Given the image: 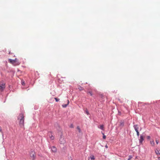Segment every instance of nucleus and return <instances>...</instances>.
Wrapping results in <instances>:
<instances>
[{
    "mask_svg": "<svg viewBox=\"0 0 160 160\" xmlns=\"http://www.w3.org/2000/svg\"><path fill=\"white\" fill-rule=\"evenodd\" d=\"M155 152L156 154L160 155V150H158L157 149H156L155 150Z\"/></svg>",
    "mask_w": 160,
    "mask_h": 160,
    "instance_id": "11",
    "label": "nucleus"
},
{
    "mask_svg": "<svg viewBox=\"0 0 160 160\" xmlns=\"http://www.w3.org/2000/svg\"><path fill=\"white\" fill-rule=\"evenodd\" d=\"M78 88L80 90L82 91L83 89V88L80 86L78 87Z\"/></svg>",
    "mask_w": 160,
    "mask_h": 160,
    "instance_id": "16",
    "label": "nucleus"
},
{
    "mask_svg": "<svg viewBox=\"0 0 160 160\" xmlns=\"http://www.w3.org/2000/svg\"><path fill=\"white\" fill-rule=\"evenodd\" d=\"M77 129H78L79 132H80V129L78 127H77Z\"/></svg>",
    "mask_w": 160,
    "mask_h": 160,
    "instance_id": "22",
    "label": "nucleus"
},
{
    "mask_svg": "<svg viewBox=\"0 0 160 160\" xmlns=\"http://www.w3.org/2000/svg\"><path fill=\"white\" fill-rule=\"evenodd\" d=\"M105 147L106 148H108V146H107V145H105Z\"/></svg>",
    "mask_w": 160,
    "mask_h": 160,
    "instance_id": "28",
    "label": "nucleus"
},
{
    "mask_svg": "<svg viewBox=\"0 0 160 160\" xmlns=\"http://www.w3.org/2000/svg\"><path fill=\"white\" fill-rule=\"evenodd\" d=\"M56 100V102H58L59 100V99L58 98H54Z\"/></svg>",
    "mask_w": 160,
    "mask_h": 160,
    "instance_id": "17",
    "label": "nucleus"
},
{
    "mask_svg": "<svg viewBox=\"0 0 160 160\" xmlns=\"http://www.w3.org/2000/svg\"><path fill=\"white\" fill-rule=\"evenodd\" d=\"M85 112H86V113L88 115H89V112H88V111L87 110V109L86 110V111H85Z\"/></svg>",
    "mask_w": 160,
    "mask_h": 160,
    "instance_id": "18",
    "label": "nucleus"
},
{
    "mask_svg": "<svg viewBox=\"0 0 160 160\" xmlns=\"http://www.w3.org/2000/svg\"><path fill=\"white\" fill-rule=\"evenodd\" d=\"M158 160H160V157H158Z\"/></svg>",
    "mask_w": 160,
    "mask_h": 160,
    "instance_id": "29",
    "label": "nucleus"
},
{
    "mask_svg": "<svg viewBox=\"0 0 160 160\" xmlns=\"http://www.w3.org/2000/svg\"><path fill=\"white\" fill-rule=\"evenodd\" d=\"M103 138L104 139H105L106 138V137L105 135H103Z\"/></svg>",
    "mask_w": 160,
    "mask_h": 160,
    "instance_id": "21",
    "label": "nucleus"
},
{
    "mask_svg": "<svg viewBox=\"0 0 160 160\" xmlns=\"http://www.w3.org/2000/svg\"><path fill=\"white\" fill-rule=\"evenodd\" d=\"M102 134L103 135H103H104V133H103L102 132Z\"/></svg>",
    "mask_w": 160,
    "mask_h": 160,
    "instance_id": "30",
    "label": "nucleus"
},
{
    "mask_svg": "<svg viewBox=\"0 0 160 160\" xmlns=\"http://www.w3.org/2000/svg\"><path fill=\"white\" fill-rule=\"evenodd\" d=\"M24 116L23 113H21L19 115L18 120H19V125L21 127H23L24 125Z\"/></svg>",
    "mask_w": 160,
    "mask_h": 160,
    "instance_id": "1",
    "label": "nucleus"
},
{
    "mask_svg": "<svg viewBox=\"0 0 160 160\" xmlns=\"http://www.w3.org/2000/svg\"><path fill=\"white\" fill-rule=\"evenodd\" d=\"M70 127L71 128H73V125L72 124L71 125H70Z\"/></svg>",
    "mask_w": 160,
    "mask_h": 160,
    "instance_id": "24",
    "label": "nucleus"
},
{
    "mask_svg": "<svg viewBox=\"0 0 160 160\" xmlns=\"http://www.w3.org/2000/svg\"><path fill=\"white\" fill-rule=\"evenodd\" d=\"M150 138V136H148V138Z\"/></svg>",
    "mask_w": 160,
    "mask_h": 160,
    "instance_id": "32",
    "label": "nucleus"
},
{
    "mask_svg": "<svg viewBox=\"0 0 160 160\" xmlns=\"http://www.w3.org/2000/svg\"><path fill=\"white\" fill-rule=\"evenodd\" d=\"M133 127L136 131H138L139 127L138 125H134Z\"/></svg>",
    "mask_w": 160,
    "mask_h": 160,
    "instance_id": "9",
    "label": "nucleus"
},
{
    "mask_svg": "<svg viewBox=\"0 0 160 160\" xmlns=\"http://www.w3.org/2000/svg\"><path fill=\"white\" fill-rule=\"evenodd\" d=\"M95 159L93 155H92L88 158V160H94Z\"/></svg>",
    "mask_w": 160,
    "mask_h": 160,
    "instance_id": "6",
    "label": "nucleus"
},
{
    "mask_svg": "<svg viewBox=\"0 0 160 160\" xmlns=\"http://www.w3.org/2000/svg\"><path fill=\"white\" fill-rule=\"evenodd\" d=\"M48 135H49L50 138L52 140H53L54 138V137L52 135V133L51 132H50L48 133Z\"/></svg>",
    "mask_w": 160,
    "mask_h": 160,
    "instance_id": "7",
    "label": "nucleus"
},
{
    "mask_svg": "<svg viewBox=\"0 0 160 160\" xmlns=\"http://www.w3.org/2000/svg\"><path fill=\"white\" fill-rule=\"evenodd\" d=\"M22 84L23 85L24 84V82H23L22 81Z\"/></svg>",
    "mask_w": 160,
    "mask_h": 160,
    "instance_id": "26",
    "label": "nucleus"
},
{
    "mask_svg": "<svg viewBox=\"0 0 160 160\" xmlns=\"http://www.w3.org/2000/svg\"><path fill=\"white\" fill-rule=\"evenodd\" d=\"M136 132H137V136H139V132L138 131H137Z\"/></svg>",
    "mask_w": 160,
    "mask_h": 160,
    "instance_id": "19",
    "label": "nucleus"
},
{
    "mask_svg": "<svg viewBox=\"0 0 160 160\" xmlns=\"http://www.w3.org/2000/svg\"><path fill=\"white\" fill-rule=\"evenodd\" d=\"M10 53H11L10 52V51H9V54H10Z\"/></svg>",
    "mask_w": 160,
    "mask_h": 160,
    "instance_id": "31",
    "label": "nucleus"
},
{
    "mask_svg": "<svg viewBox=\"0 0 160 160\" xmlns=\"http://www.w3.org/2000/svg\"><path fill=\"white\" fill-rule=\"evenodd\" d=\"M132 158V157H130V158H129V159H128V160H130Z\"/></svg>",
    "mask_w": 160,
    "mask_h": 160,
    "instance_id": "27",
    "label": "nucleus"
},
{
    "mask_svg": "<svg viewBox=\"0 0 160 160\" xmlns=\"http://www.w3.org/2000/svg\"><path fill=\"white\" fill-rule=\"evenodd\" d=\"M29 155L32 160H34L36 158V156L34 151H32L29 153Z\"/></svg>",
    "mask_w": 160,
    "mask_h": 160,
    "instance_id": "3",
    "label": "nucleus"
},
{
    "mask_svg": "<svg viewBox=\"0 0 160 160\" xmlns=\"http://www.w3.org/2000/svg\"><path fill=\"white\" fill-rule=\"evenodd\" d=\"M156 142L157 143V144H158L159 143V141L158 140H156Z\"/></svg>",
    "mask_w": 160,
    "mask_h": 160,
    "instance_id": "20",
    "label": "nucleus"
},
{
    "mask_svg": "<svg viewBox=\"0 0 160 160\" xmlns=\"http://www.w3.org/2000/svg\"><path fill=\"white\" fill-rule=\"evenodd\" d=\"M87 93L88 94V93L90 94V95L91 96H92V91H91V90H88V91L87 92Z\"/></svg>",
    "mask_w": 160,
    "mask_h": 160,
    "instance_id": "12",
    "label": "nucleus"
},
{
    "mask_svg": "<svg viewBox=\"0 0 160 160\" xmlns=\"http://www.w3.org/2000/svg\"><path fill=\"white\" fill-rule=\"evenodd\" d=\"M59 142L61 144H64L66 142V141L62 135H61L59 139Z\"/></svg>",
    "mask_w": 160,
    "mask_h": 160,
    "instance_id": "4",
    "label": "nucleus"
},
{
    "mask_svg": "<svg viewBox=\"0 0 160 160\" xmlns=\"http://www.w3.org/2000/svg\"><path fill=\"white\" fill-rule=\"evenodd\" d=\"M5 87V83L3 82H0V90L1 91H3Z\"/></svg>",
    "mask_w": 160,
    "mask_h": 160,
    "instance_id": "5",
    "label": "nucleus"
},
{
    "mask_svg": "<svg viewBox=\"0 0 160 160\" xmlns=\"http://www.w3.org/2000/svg\"><path fill=\"white\" fill-rule=\"evenodd\" d=\"M51 150L53 152H57V149L55 147L53 146L51 148Z\"/></svg>",
    "mask_w": 160,
    "mask_h": 160,
    "instance_id": "8",
    "label": "nucleus"
},
{
    "mask_svg": "<svg viewBox=\"0 0 160 160\" xmlns=\"http://www.w3.org/2000/svg\"><path fill=\"white\" fill-rule=\"evenodd\" d=\"M9 62L14 65V64L15 63V62H16V65H19L20 63V62H19V60L18 59L16 58L14 60H12L11 59H8Z\"/></svg>",
    "mask_w": 160,
    "mask_h": 160,
    "instance_id": "2",
    "label": "nucleus"
},
{
    "mask_svg": "<svg viewBox=\"0 0 160 160\" xmlns=\"http://www.w3.org/2000/svg\"><path fill=\"white\" fill-rule=\"evenodd\" d=\"M16 64H17V63L16 62H15V63L14 64V66H17V65H16Z\"/></svg>",
    "mask_w": 160,
    "mask_h": 160,
    "instance_id": "25",
    "label": "nucleus"
},
{
    "mask_svg": "<svg viewBox=\"0 0 160 160\" xmlns=\"http://www.w3.org/2000/svg\"><path fill=\"white\" fill-rule=\"evenodd\" d=\"M143 137L141 135L140 137V139L139 140L140 143H142V142L143 140Z\"/></svg>",
    "mask_w": 160,
    "mask_h": 160,
    "instance_id": "10",
    "label": "nucleus"
},
{
    "mask_svg": "<svg viewBox=\"0 0 160 160\" xmlns=\"http://www.w3.org/2000/svg\"><path fill=\"white\" fill-rule=\"evenodd\" d=\"M121 123V126H123L124 125V123L123 122H120Z\"/></svg>",
    "mask_w": 160,
    "mask_h": 160,
    "instance_id": "23",
    "label": "nucleus"
},
{
    "mask_svg": "<svg viewBox=\"0 0 160 160\" xmlns=\"http://www.w3.org/2000/svg\"><path fill=\"white\" fill-rule=\"evenodd\" d=\"M150 144L152 146H154L155 145L154 141L153 140L151 141Z\"/></svg>",
    "mask_w": 160,
    "mask_h": 160,
    "instance_id": "14",
    "label": "nucleus"
},
{
    "mask_svg": "<svg viewBox=\"0 0 160 160\" xmlns=\"http://www.w3.org/2000/svg\"><path fill=\"white\" fill-rule=\"evenodd\" d=\"M69 102L68 100V103L67 104H65L62 105V107L63 108H66L69 103Z\"/></svg>",
    "mask_w": 160,
    "mask_h": 160,
    "instance_id": "13",
    "label": "nucleus"
},
{
    "mask_svg": "<svg viewBox=\"0 0 160 160\" xmlns=\"http://www.w3.org/2000/svg\"><path fill=\"white\" fill-rule=\"evenodd\" d=\"M99 128L100 129L103 130L104 128V126L103 125H101L100 126Z\"/></svg>",
    "mask_w": 160,
    "mask_h": 160,
    "instance_id": "15",
    "label": "nucleus"
}]
</instances>
